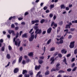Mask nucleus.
<instances>
[{
	"label": "nucleus",
	"mask_w": 77,
	"mask_h": 77,
	"mask_svg": "<svg viewBox=\"0 0 77 77\" xmlns=\"http://www.w3.org/2000/svg\"><path fill=\"white\" fill-rule=\"evenodd\" d=\"M16 38H14L13 42H15V44L16 45H18V47H19L20 45V44H21V41H20V39L18 38L17 39V40L15 41Z\"/></svg>",
	"instance_id": "obj_1"
},
{
	"label": "nucleus",
	"mask_w": 77,
	"mask_h": 77,
	"mask_svg": "<svg viewBox=\"0 0 77 77\" xmlns=\"http://www.w3.org/2000/svg\"><path fill=\"white\" fill-rule=\"evenodd\" d=\"M74 43H75V42H72L70 43L69 45V47L70 48H73L74 47Z\"/></svg>",
	"instance_id": "obj_2"
},
{
	"label": "nucleus",
	"mask_w": 77,
	"mask_h": 77,
	"mask_svg": "<svg viewBox=\"0 0 77 77\" xmlns=\"http://www.w3.org/2000/svg\"><path fill=\"white\" fill-rule=\"evenodd\" d=\"M35 33H37L38 34H41L42 33V30L41 29H38L36 30L35 32Z\"/></svg>",
	"instance_id": "obj_3"
},
{
	"label": "nucleus",
	"mask_w": 77,
	"mask_h": 77,
	"mask_svg": "<svg viewBox=\"0 0 77 77\" xmlns=\"http://www.w3.org/2000/svg\"><path fill=\"white\" fill-rule=\"evenodd\" d=\"M39 22V20H32L31 21L32 24H34L35 23H38Z\"/></svg>",
	"instance_id": "obj_4"
},
{
	"label": "nucleus",
	"mask_w": 77,
	"mask_h": 77,
	"mask_svg": "<svg viewBox=\"0 0 77 77\" xmlns=\"http://www.w3.org/2000/svg\"><path fill=\"white\" fill-rule=\"evenodd\" d=\"M8 32L10 34H11V33H12V35H15V32H14V31L13 30H8Z\"/></svg>",
	"instance_id": "obj_5"
},
{
	"label": "nucleus",
	"mask_w": 77,
	"mask_h": 77,
	"mask_svg": "<svg viewBox=\"0 0 77 77\" xmlns=\"http://www.w3.org/2000/svg\"><path fill=\"white\" fill-rule=\"evenodd\" d=\"M33 39H34V35H32L31 36L30 38H29V41H32L33 40Z\"/></svg>",
	"instance_id": "obj_6"
},
{
	"label": "nucleus",
	"mask_w": 77,
	"mask_h": 77,
	"mask_svg": "<svg viewBox=\"0 0 77 77\" xmlns=\"http://www.w3.org/2000/svg\"><path fill=\"white\" fill-rule=\"evenodd\" d=\"M41 65H39L38 66H35V69L36 70H37V69H40V68H41Z\"/></svg>",
	"instance_id": "obj_7"
},
{
	"label": "nucleus",
	"mask_w": 77,
	"mask_h": 77,
	"mask_svg": "<svg viewBox=\"0 0 77 77\" xmlns=\"http://www.w3.org/2000/svg\"><path fill=\"white\" fill-rule=\"evenodd\" d=\"M52 30V28L50 27L47 30V32L48 33H50L51 32V30Z\"/></svg>",
	"instance_id": "obj_8"
},
{
	"label": "nucleus",
	"mask_w": 77,
	"mask_h": 77,
	"mask_svg": "<svg viewBox=\"0 0 77 77\" xmlns=\"http://www.w3.org/2000/svg\"><path fill=\"white\" fill-rule=\"evenodd\" d=\"M50 60L52 61L51 62V64H52V63H54V62L55 60L54 59V57H52Z\"/></svg>",
	"instance_id": "obj_9"
},
{
	"label": "nucleus",
	"mask_w": 77,
	"mask_h": 77,
	"mask_svg": "<svg viewBox=\"0 0 77 77\" xmlns=\"http://www.w3.org/2000/svg\"><path fill=\"white\" fill-rule=\"evenodd\" d=\"M19 71V69L18 68H15L14 70V73H17Z\"/></svg>",
	"instance_id": "obj_10"
},
{
	"label": "nucleus",
	"mask_w": 77,
	"mask_h": 77,
	"mask_svg": "<svg viewBox=\"0 0 77 77\" xmlns=\"http://www.w3.org/2000/svg\"><path fill=\"white\" fill-rule=\"evenodd\" d=\"M22 38H24V37L27 38V37H28V36L27 35V33H26L23 35H22Z\"/></svg>",
	"instance_id": "obj_11"
},
{
	"label": "nucleus",
	"mask_w": 77,
	"mask_h": 77,
	"mask_svg": "<svg viewBox=\"0 0 77 77\" xmlns=\"http://www.w3.org/2000/svg\"><path fill=\"white\" fill-rule=\"evenodd\" d=\"M61 52L62 54H66L67 53V51H66L65 49H63L61 51Z\"/></svg>",
	"instance_id": "obj_12"
},
{
	"label": "nucleus",
	"mask_w": 77,
	"mask_h": 77,
	"mask_svg": "<svg viewBox=\"0 0 77 77\" xmlns=\"http://www.w3.org/2000/svg\"><path fill=\"white\" fill-rule=\"evenodd\" d=\"M40 74H41V72H38L36 75V76L37 77V76H38V75L39 77H42V75H39Z\"/></svg>",
	"instance_id": "obj_13"
},
{
	"label": "nucleus",
	"mask_w": 77,
	"mask_h": 77,
	"mask_svg": "<svg viewBox=\"0 0 77 77\" xmlns=\"http://www.w3.org/2000/svg\"><path fill=\"white\" fill-rule=\"evenodd\" d=\"M61 9H65V7L66 6L64 5L63 4L62 5H60V6Z\"/></svg>",
	"instance_id": "obj_14"
},
{
	"label": "nucleus",
	"mask_w": 77,
	"mask_h": 77,
	"mask_svg": "<svg viewBox=\"0 0 77 77\" xmlns=\"http://www.w3.org/2000/svg\"><path fill=\"white\" fill-rule=\"evenodd\" d=\"M38 62L39 64H42L43 63V60L41 59H39L38 60Z\"/></svg>",
	"instance_id": "obj_15"
},
{
	"label": "nucleus",
	"mask_w": 77,
	"mask_h": 77,
	"mask_svg": "<svg viewBox=\"0 0 77 77\" xmlns=\"http://www.w3.org/2000/svg\"><path fill=\"white\" fill-rule=\"evenodd\" d=\"M50 74V72L48 71V70H47L45 73V75H48Z\"/></svg>",
	"instance_id": "obj_16"
},
{
	"label": "nucleus",
	"mask_w": 77,
	"mask_h": 77,
	"mask_svg": "<svg viewBox=\"0 0 77 77\" xmlns=\"http://www.w3.org/2000/svg\"><path fill=\"white\" fill-rule=\"evenodd\" d=\"M6 57L7 59H11V56L9 54H7Z\"/></svg>",
	"instance_id": "obj_17"
},
{
	"label": "nucleus",
	"mask_w": 77,
	"mask_h": 77,
	"mask_svg": "<svg viewBox=\"0 0 77 77\" xmlns=\"http://www.w3.org/2000/svg\"><path fill=\"white\" fill-rule=\"evenodd\" d=\"M29 56H33V52H30L28 55Z\"/></svg>",
	"instance_id": "obj_18"
},
{
	"label": "nucleus",
	"mask_w": 77,
	"mask_h": 77,
	"mask_svg": "<svg viewBox=\"0 0 77 77\" xmlns=\"http://www.w3.org/2000/svg\"><path fill=\"white\" fill-rule=\"evenodd\" d=\"M54 50H55V48L54 47L52 48L50 50V51H54Z\"/></svg>",
	"instance_id": "obj_19"
},
{
	"label": "nucleus",
	"mask_w": 77,
	"mask_h": 77,
	"mask_svg": "<svg viewBox=\"0 0 77 77\" xmlns=\"http://www.w3.org/2000/svg\"><path fill=\"white\" fill-rule=\"evenodd\" d=\"M23 59V57L21 56L20 57L19 59V62L20 63L21 60H22V59Z\"/></svg>",
	"instance_id": "obj_20"
},
{
	"label": "nucleus",
	"mask_w": 77,
	"mask_h": 77,
	"mask_svg": "<svg viewBox=\"0 0 77 77\" xmlns=\"http://www.w3.org/2000/svg\"><path fill=\"white\" fill-rule=\"evenodd\" d=\"M51 42V39H49L47 42V44H49L50 42Z\"/></svg>",
	"instance_id": "obj_21"
},
{
	"label": "nucleus",
	"mask_w": 77,
	"mask_h": 77,
	"mask_svg": "<svg viewBox=\"0 0 77 77\" xmlns=\"http://www.w3.org/2000/svg\"><path fill=\"white\" fill-rule=\"evenodd\" d=\"M71 27L69 26L68 25H67L65 27V29H68V28H69V29H70Z\"/></svg>",
	"instance_id": "obj_22"
},
{
	"label": "nucleus",
	"mask_w": 77,
	"mask_h": 77,
	"mask_svg": "<svg viewBox=\"0 0 77 77\" xmlns=\"http://www.w3.org/2000/svg\"><path fill=\"white\" fill-rule=\"evenodd\" d=\"M64 72H65L62 70H60L58 72V73H60V74H61V73H63Z\"/></svg>",
	"instance_id": "obj_23"
},
{
	"label": "nucleus",
	"mask_w": 77,
	"mask_h": 77,
	"mask_svg": "<svg viewBox=\"0 0 77 77\" xmlns=\"http://www.w3.org/2000/svg\"><path fill=\"white\" fill-rule=\"evenodd\" d=\"M27 70H23V74H24L25 73H27Z\"/></svg>",
	"instance_id": "obj_24"
},
{
	"label": "nucleus",
	"mask_w": 77,
	"mask_h": 77,
	"mask_svg": "<svg viewBox=\"0 0 77 77\" xmlns=\"http://www.w3.org/2000/svg\"><path fill=\"white\" fill-rule=\"evenodd\" d=\"M29 74L30 75H33V71H30L29 72Z\"/></svg>",
	"instance_id": "obj_25"
},
{
	"label": "nucleus",
	"mask_w": 77,
	"mask_h": 77,
	"mask_svg": "<svg viewBox=\"0 0 77 77\" xmlns=\"http://www.w3.org/2000/svg\"><path fill=\"white\" fill-rule=\"evenodd\" d=\"M54 7V5H50V8L51 9H52V8H53Z\"/></svg>",
	"instance_id": "obj_26"
},
{
	"label": "nucleus",
	"mask_w": 77,
	"mask_h": 77,
	"mask_svg": "<svg viewBox=\"0 0 77 77\" xmlns=\"http://www.w3.org/2000/svg\"><path fill=\"white\" fill-rule=\"evenodd\" d=\"M25 77H30V75L29 74H25L24 75Z\"/></svg>",
	"instance_id": "obj_27"
},
{
	"label": "nucleus",
	"mask_w": 77,
	"mask_h": 77,
	"mask_svg": "<svg viewBox=\"0 0 77 77\" xmlns=\"http://www.w3.org/2000/svg\"><path fill=\"white\" fill-rule=\"evenodd\" d=\"M77 53V49H76L74 51V54H76Z\"/></svg>",
	"instance_id": "obj_28"
},
{
	"label": "nucleus",
	"mask_w": 77,
	"mask_h": 77,
	"mask_svg": "<svg viewBox=\"0 0 77 77\" xmlns=\"http://www.w3.org/2000/svg\"><path fill=\"white\" fill-rule=\"evenodd\" d=\"M38 28V26H34V29H35L36 30L38 29H39Z\"/></svg>",
	"instance_id": "obj_29"
},
{
	"label": "nucleus",
	"mask_w": 77,
	"mask_h": 77,
	"mask_svg": "<svg viewBox=\"0 0 77 77\" xmlns=\"http://www.w3.org/2000/svg\"><path fill=\"white\" fill-rule=\"evenodd\" d=\"M72 23H77V20L75 21H72Z\"/></svg>",
	"instance_id": "obj_30"
},
{
	"label": "nucleus",
	"mask_w": 77,
	"mask_h": 77,
	"mask_svg": "<svg viewBox=\"0 0 77 77\" xmlns=\"http://www.w3.org/2000/svg\"><path fill=\"white\" fill-rule=\"evenodd\" d=\"M45 21V20L44 19H42L41 21H40L41 23H43Z\"/></svg>",
	"instance_id": "obj_31"
},
{
	"label": "nucleus",
	"mask_w": 77,
	"mask_h": 77,
	"mask_svg": "<svg viewBox=\"0 0 77 77\" xmlns=\"http://www.w3.org/2000/svg\"><path fill=\"white\" fill-rule=\"evenodd\" d=\"M56 68L57 71H59V70L60 69V67H56Z\"/></svg>",
	"instance_id": "obj_32"
},
{
	"label": "nucleus",
	"mask_w": 77,
	"mask_h": 77,
	"mask_svg": "<svg viewBox=\"0 0 77 77\" xmlns=\"http://www.w3.org/2000/svg\"><path fill=\"white\" fill-rule=\"evenodd\" d=\"M77 67H75L73 69H72V71H75V70H76V69H77Z\"/></svg>",
	"instance_id": "obj_33"
},
{
	"label": "nucleus",
	"mask_w": 77,
	"mask_h": 77,
	"mask_svg": "<svg viewBox=\"0 0 77 77\" xmlns=\"http://www.w3.org/2000/svg\"><path fill=\"white\" fill-rule=\"evenodd\" d=\"M49 15L50 18H52L53 16V15L51 13Z\"/></svg>",
	"instance_id": "obj_34"
},
{
	"label": "nucleus",
	"mask_w": 77,
	"mask_h": 77,
	"mask_svg": "<svg viewBox=\"0 0 77 77\" xmlns=\"http://www.w3.org/2000/svg\"><path fill=\"white\" fill-rule=\"evenodd\" d=\"M19 35V32H17V33L16 34V38H18V35Z\"/></svg>",
	"instance_id": "obj_35"
},
{
	"label": "nucleus",
	"mask_w": 77,
	"mask_h": 77,
	"mask_svg": "<svg viewBox=\"0 0 77 77\" xmlns=\"http://www.w3.org/2000/svg\"><path fill=\"white\" fill-rule=\"evenodd\" d=\"M57 70L56 69H52L51 70V72H52V71H56Z\"/></svg>",
	"instance_id": "obj_36"
},
{
	"label": "nucleus",
	"mask_w": 77,
	"mask_h": 77,
	"mask_svg": "<svg viewBox=\"0 0 77 77\" xmlns=\"http://www.w3.org/2000/svg\"><path fill=\"white\" fill-rule=\"evenodd\" d=\"M8 49L9 50H12V47L10 45L8 46Z\"/></svg>",
	"instance_id": "obj_37"
},
{
	"label": "nucleus",
	"mask_w": 77,
	"mask_h": 77,
	"mask_svg": "<svg viewBox=\"0 0 77 77\" xmlns=\"http://www.w3.org/2000/svg\"><path fill=\"white\" fill-rule=\"evenodd\" d=\"M63 43V40H61L59 42V44H62Z\"/></svg>",
	"instance_id": "obj_38"
},
{
	"label": "nucleus",
	"mask_w": 77,
	"mask_h": 77,
	"mask_svg": "<svg viewBox=\"0 0 77 77\" xmlns=\"http://www.w3.org/2000/svg\"><path fill=\"white\" fill-rule=\"evenodd\" d=\"M75 30V29L74 28H71L70 29V31H72V32H73V31H74Z\"/></svg>",
	"instance_id": "obj_39"
},
{
	"label": "nucleus",
	"mask_w": 77,
	"mask_h": 77,
	"mask_svg": "<svg viewBox=\"0 0 77 77\" xmlns=\"http://www.w3.org/2000/svg\"><path fill=\"white\" fill-rule=\"evenodd\" d=\"M11 28H14L15 27V25L14 24H12L11 25Z\"/></svg>",
	"instance_id": "obj_40"
},
{
	"label": "nucleus",
	"mask_w": 77,
	"mask_h": 77,
	"mask_svg": "<svg viewBox=\"0 0 77 77\" xmlns=\"http://www.w3.org/2000/svg\"><path fill=\"white\" fill-rule=\"evenodd\" d=\"M59 25H62V24H63V21H61L59 23Z\"/></svg>",
	"instance_id": "obj_41"
},
{
	"label": "nucleus",
	"mask_w": 77,
	"mask_h": 77,
	"mask_svg": "<svg viewBox=\"0 0 77 77\" xmlns=\"http://www.w3.org/2000/svg\"><path fill=\"white\" fill-rule=\"evenodd\" d=\"M26 61H25V60H23L22 62L23 64V65H24L26 64Z\"/></svg>",
	"instance_id": "obj_42"
},
{
	"label": "nucleus",
	"mask_w": 77,
	"mask_h": 77,
	"mask_svg": "<svg viewBox=\"0 0 77 77\" xmlns=\"http://www.w3.org/2000/svg\"><path fill=\"white\" fill-rule=\"evenodd\" d=\"M39 59H44V56H41L39 57Z\"/></svg>",
	"instance_id": "obj_43"
},
{
	"label": "nucleus",
	"mask_w": 77,
	"mask_h": 77,
	"mask_svg": "<svg viewBox=\"0 0 77 77\" xmlns=\"http://www.w3.org/2000/svg\"><path fill=\"white\" fill-rule=\"evenodd\" d=\"M2 51H4V50H5V47H3L2 48Z\"/></svg>",
	"instance_id": "obj_44"
},
{
	"label": "nucleus",
	"mask_w": 77,
	"mask_h": 77,
	"mask_svg": "<svg viewBox=\"0 0 77 77\" xmlns=\"http://www.w3.org/2000/svg\"><path fill=\"white\" fill-rule=\"evenodd\" d=\"M19 29V27L18 26H16L15 27V30H18Z\"/></svg>",
	"instance_id": "obj_45"
},
{
	"label": "nucleus",
	"mask_w": 77,
	"mask_h": 77,
	"mask_svg": "<svg viewBox=\"0 0 77 77\" xmlns=\"http://www.w3.org/2000/svg\"><path fill=\"white\" fill-rule=\"evenodd\" d=\"M54 23H55L54 22H52V23L51 24V27H52V26H53V25H54Z\"/></svg>",
	"instance_id": "obj_46"
},
{
	"label": "nucleus",
	"mask_w": 77,
	"mask_h": 77,
	"mask_svg": "<svg viewBox=\"0 0 77 77\" xmlns=\"http://www.w3.org/2000/svg\"><path fill=\"white\" fill-rule=\"evenodd\" d=\"M75 66V64L74 63L72 64V67H74Z\"/></svg>",
	"instance_id": "obj_47"
},
{
	"label": "nucleus",
	"mask_w": 77,
	"mask_h": 77,
	"mask_svg": "<svg viewBox=\"0 0 77 77\" xmlns=\"http://www.w3.org/2000/svg\"><path fill=\"white\" fill-rule=\"evenodd\" d=\"M9 65H10V62H8V64H7V66H5V67L6 68V67H8V66H9Z\"/></svg>",
	"instance_id": "obj_48"
},
{
	"label": "nucleus",
	"mask_w": 77,
	"mask_h": 77,
	"mask_svg": "<svg viewBox=\"0 0 77 77\" xmlns=\"http://www.w3.org/2000/svg\"><path fill=\"white\" fill-rule=\"evenodd\" d=\"M23 18L22 17H19L18 18V20H19V21L22 20H23Z\"/></svg>",
	"instance_id": "obj_49"
},
{
	"label": "nucleus",
	"mask_w": 77,
	"mask_h": 77,
	"mask_svg": "<svg viewBox=\"0 0 77 77\" xmlns=\"http://www.w3.org/2000/svg\"><path fill=\"white\" fill-rule=\"evenodd\" d=\"M67 71L68 72H70L71 71V69H69L67 70Z\"/></svg>",
	"instance_id": "obj_50"
},
{
	"label": "nucleus",
	"mask_w": 77,
	"mask_h": 77,
	"mask_svg": "<svg viewBox=\"0 0 77 77\" xmlns=\"http://www.w3.org/2000/svg\"><path fill=\"white\" fill-rule=\"evenodd\" d=\"M60 64L59 63H58L56 65V67H58V66H60Z\"/></svg>",
	"instance_id": "obj_51"
},
{
	"label": "nucleus",
	"mask_w": 77,
	"mask_h": 77,
	"mask_svg": "<svg viewBox=\"0 0 77 77\" xmlns=\"http://www.w3.org/2000/svg\"><path fill=\"white\" fill-rule=\"evenodd\" d=\"M35 34V39H36V38L37 37V35H38V33H36Z\"/></svg>",
	"instance_id": "obj_52"
},
{
	"label": "nucleus",
	"mask_w": 77,
	"mask_h": 77,
	"mask_svg": "<svg viewBox=\"0 0 77 77\" xmlns=\"http://www.w3.org/2000/svg\"><path fill=\"white\" fill-rule=\"evenodd\" d=\"M47 6H45L43 8V9L44 10H47Z\"/></svg>",
	"instance_id": "obj_53"
},
{
	"label": "nucleus",
	"mask_w": 77,
	"mask_h": 77,
	"mask_svg": "<svg viewBox=\"0 0 77 77\" xmlns=\"http://www.w3.org/2000/svg\"><path fill=\"white\" fill-rule=\"evenodd\" d=\"M58 56L59 57H62V54H58Z\"/></svg>",
	"instance_id": "obj_54"
},
{
	"label": "nucleus",
	"mask_w": 77,
	"mask_h": 77,
	"mask_svg": "<svg viewBox=\"0 0 77 77\" xmlns=\"http://www.w3.org/2000/svg\"><path fill=\"white\" fill-rule=\"evenodd\" d=\"M54 27H57V24L54 23Z\"/></svg>",
	"instance_id": "obj_55"
},
{
	"label": "nucleus",
	"mask_w": 77,
	"mask_h": 77,
	"mask_svg": "<svg viewBox=\"0 0 77 77\" xmlns=\"http://www.w3.org/2000/svg\"><path fill=\"white\" fill-rule=\"evenodd\" d=\"M46 33V31H43L42 34V35H45V33Z\"/></svg>",
	"instance_id": "obj_56"
},
{
	"label": "nucleus",
	"mask_w": 77,
	"mask_h": 77,
	"mask_svg": "<svg viewBox=\"0 0 77 77\" xmlns=\"http://www.w3.org/2000/svg\"><path fill=\"white\" fill-rule=\"evenodd\" d=\"M71 56V54H68L66 55V57H69V56Z\"/></svg>",
	"instance_id": "obj_57"
},
{
	"label": "nucleus",
	"mask_w": 77,
	"mask_h": 77,
	"mask_svg": "<svg viewBox=\"0 0 77 77\" xmlns=\"http://www.w3.org/2000/svg\"><path fill=\"white\" fill-rule=\"evenodd\" d=\"M29 62H30V60L29 59H28L26 60V62L27 63Z\"/></svg>",
	"instance_id": "obj_58"
},
{
	"label": "nucleus",
	"mask_w": 77,
	"mask_h": 77,
	"mask_svg": "<svg viewBox=\"0 0 77 77\" xmlns=\"http://www.w3.org/2000/svg\"><path fill=\"white\" fill-rule=\"evenodd\" d=\"M75 60V58H73L71 60V62H74Z\"/></svg>",
	"instance_id": "obj_59"
},
{
	"label": "nucleus",
	"mask_w": 77,
	"mask_h": 77,
	"mask_svg": "<svg viewBox=\"0 0 77 77\" xmlns=\"http://www.w3.org/2000/svg\"><path fill=\"white\" fill-rule=\"evenodd\" d=\"M71 38H72V35H69L68 37V38L69 39H71Z\"/></svg>",
	"instance_id": "obj_60"
},
{
	"label": "nucleus",
	"mask_w": 77,
	"mask_h": 77,
	"mask_svg": "<svg viewBox=\"0 0 77 77\" xmlns=\"http://www.w3.org/2000/svg\"><path fill=\"white\" fill-rule=\"evenodd\" d=\"M20 51H22L23 50V47H21L20 48Z\"/></svg>",
	"instance_id": "obj_61"
},
{
	"label": "nucleus",
	"mask_w": 77,
	"mask_h": 77,
	"mask_svg": "<svg viewBox=\"0 0 77 77\" xmlns=\"http://www.w3.org/2000/svg\"><path fill=\"white\" fill-rule=\"evenodd\" d=\"M22 33H23V31H20V35L21 36V34H22Z\"/></svg>",
	"instance_id": "obj_62"
},
{
	"label": "nucleus",
	"mask_w": 77,
	"mask_h": 77,
	"mask_svg": "<svg viewBox=\"0 0 77 77\" xmlns=\"http://www.w3.org/2000/svg\"><path fill=\"white\" fill-rule=\"evenodd\" d=\"M46 13H48L49 12H50V11L48 10H47L46 11Z\"/></svg>",
	"instance_id": "obj_63"
},
{
	"label": "nucleus",
	"mask_w": 77,
	"mask_h": 77,
	"mask_svg": "<svg viewBox=\"0 0 77 77\" xmlns=\"http://www.w3.org/2000/svg\"><path fill=\"white\" fill-rule=\"evenodd\" d=\"M57 77H62V75L59 74L58 75Z\"/></svg>",
	"instance_id": "obj_64"
}]
</instances>
